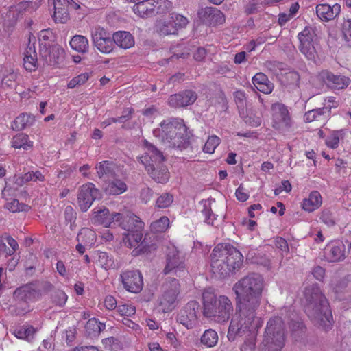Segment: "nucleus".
<instances>
[{"label":"nucleus","instance_id":"nucleus-20","mask_svg":"<svg viewBox=\"0 0 351 351\" xmlns=\"http://www.w3.org/2000/svg\"><path fill=\"white\" fill-rule=\"evenodd\" d=\"M322 80L331 90H339L346 88L351 83V80L341 74H335L328 70L320 73Z\"/></svg>","mask_w":351,"mask_h":351},{"label":"nucleus","instance_id":"nucleus-58","mask_svg":"<svg viewBox=\"0 0 351 351\" xmlns=\"http://www.w3.org/2000/svg\"><path fill=\"white\" fill-rule=\"evenodd\" d=\"M89 78V75L87 73H82L70 80L68 83L67 87L69 88H74L77 86L84 84Z\"/></svg>","mask_w":351,"mask_h":351},{"label":"nucleus","instance_id":"nucleus-47","mask_svg":"<svg viewBox=\"0 0 351 351\" xmlns=\"http://www.w3.org/2000/svg\"><path fill=\"white\" fill-rule=\"evenodd\" d=\"M221 139L216 135L209 136L205 143L204 152L206 154H214L215 149L220 144Z\"/></svg>","mask_w":351,"mask_h":351},{"label":"nucleus","instance_id":"nucleus-44","mask_svg":"<svg viewBox=\"0 0 351 351\" xmlns=\"http://www.w3.org/2000/svg\"><path fill=\"white\" fill-rule=\"evenodd\" d=\"M343 131L342 130H335L332 131L330 135H328L326 138V145L328 147L335 149L338 147L339 140L343 138Z\"/></svg>","mask_w":351,"mask_h":351},{"label":"nucleus","instance_id":"nucleus-5","mask_svg":"<svg viewBox=\"0 0 351 351\" xmlns=\"http://www.w3.org/2000/svg\"><path fill=\"white\" fill-rule=\"evenodd\" d=\"M202 300L204 317L219 324L228 321L234 311L232 302L228 297L223 295L217 296L207 290L203 293Z\"/></svg>","mask_w":351,"mask_h":351},{"label":"nucleus","instance_id":"nucleus-56","mask_svg":"<svg viewBox=\"0 0 351 351\" xmlns=\"http://www.w3.org/2000/svg\"><path fill=\"white\" fill-rule=\"evenodd\" d=\"M233 96L237 107L239 109L244 110L247 106V97L245 92L241 90H236Z\"/></svg>","mask_w":351,"mask_h":351},{"label":"nucleus","instance_id":"nucleus-29","mask_svg":"<svg viewBox=\"0 0 351 351\" xmlns=\"http://www.w3.org/2000/svg\"><path fill=\"white\" fill-rule=\"evenodd\" d=\"M128 189L126 184L119 179H114L108 182L105 191L110 195H117L123 193Z\"/></svg>","mask_w":351,"mask_h":351},{"label":"nucleus","instance_id":"nucleus-61","mask_svg":"<svg viewBox=\"0 0 351 351\" xmlns=\"http://www.w3.org/2000/svg\"><path fill=\"white\" fill-rule=\"evenodd\" d=\"M342 32L345 40L351 45V19H347L343 22Z\"/></svg>","mask_w":351,"mask_h":351},{"label":"nucleus","instance_id":"nucleus-41","mask_svg":"<svg viewBox=\"0 0 351 351\" xmlns=\"http://www.w3.org/2000/svg\"><path fill=\"white\" fill-rule=\"evenodd\" d=\"M218 335L215 330L208 329L201 337V343L208 348L215 346L218 342Z\"/></svg>","mask_w":351,"mask_h":351},{"label":"nucleus","instance_id":"nucleus-37","mask_svg":"<svg viewBox=\"0 0 351 351\" xmlns=\"http://www.w3.org/2000/svg\"><path fill=\"white\" fill-rule=\"evenodd\" d=\"M114 165L109 161H103L96 166L97 173L101 178H110L114 173Z\"/></svg>","mask_w":351,"mask_h":351},{"label":"nucleus","instance_id":"nucleus-33","mask_svg":"<svg viewBox=\"0 0 351 351\" xmlns=\"http://www.w3.org/2000/svg\"><path fill=\"white\" fill-rule=\"evenodd\" d=\"M326 114L327 112L325 108H318L306 112L304 115V120L306 123L313 122L314 121H325L328 118L326 117Z\"/></svg>","mask_w":351,"mask_h":351},{"label":"nucleus","instance_id":"nucleus-4","mask_svg":"<svg viewBox=\"0 0 351 351\" xmlns=\"http://www.w3.org/2000/svg\"><path fill=\"white\" fill-rule=\"evenodd\" d=\"M153 134L166 148H173L182 152L190 145L187 128L180 119L164 120L153 131Z\"/></svg>","mask_w":351,"mask_h":351},{"label":"nucleus","instance_id":"nucleus-32","mask_svg":"<svg viewBox=\"0 0 351 351\" xmlns=\"http://www.w3.org/2000/svg\"><path fill=\"white\" fill-rule=\"evenodd\" d=\"M45 180L44 176L38 171L35 172H28L24 175L19 176L16 178L15 183L19 186H23V184L30 182H43Z\"/></svg>","mask_w":351,"mask_h":351},{"label":"nucleus","instance_id":"nucleus-13","mask_svg":"<svg viewBox=\"0 0 351 351\" xmlns=\"http://www.w3.org/2000/svg\"><path fill=\"white\" fill-rule=\"evenodd\" d=\"M184 255L176 247L173 245L167 247L166 265L163 270L165 274L174 273L176 275L180 276L178 273L184 271Z\"/></svg>","mask_w":351,"mask_h":351},{"label":"nucleus","instance_id":"nucleus-38","mask_svg":"<svg viewBox=\"0 0 351 351\" xmlns=\"http://www.w3.org/2000/svg\"><path fill=\"white\" fill-rule=\"evenodd\" d=\"M12 146L14 148H23L27 150L33 146V142L29 140L28 135L20 133L12 138Z\"/></svg>","mask_w":351,"mask_h":351},{"label":"nucleus","instance_id":"nucleus-1","mask_svg":"<svg viewBox=\"0 0 351 351\" xmlns=\"http://www.w3.org/2000/svg\"><path fill=\"white\" fill-rule=\"evenodd\" d=\"M265 286L263 277L257 273H250L239 280L232 287L236 308L243 314L257 313Z\"/></svg>","mask_w":351,"mask_h":351},{"label":"nucleus","instance_id":"nucleus-12","mask_svg":"<svg viewBox=\"0 0 351 351\" xmlns=\"http://www.w3.org/2000/svg\"><path fill=\"white\" fill-rule=\"evenodd\" d=\"M171 8V3L168 0H143L136 3L133 11L141 17L148 16L156 13H164Z\"/></svg>","mask_w":351,"mask_h":351},{"label":"nucleus","instance_id":"nucleus-60","mask_svg":"<svg viewBox=\"0 0 351 351\" xmlns=\"http://www.w3.org/2000/svg\"><path fill=\"white\" fill-rule=\"evenodd\" d=\"M117 311L120 315L125 317L134 315L136 313V308L131 304H119L117 306Z\"/></svg>","mask_w":351,"mask_h":351},{"label":"nucleus","instance_id":"nucleus-16","mask_svg":"<svg viewBox=\"0 0 351 351\" xmlns=\"http://www.w3.org/2000/svg\"><path fill=\"white\" fill-rule=\"evenodd\" d=\"M100 197L99 190L92 183L82 185L77 194V203L82 211L86 212L94 200Z\"/></svg>","mask_w":351,"mask_h":351},{"label":"nucleus","instance_id":"nucleus-49","mask_svg":"<svg viewBox=\"0 0 351 351\" xmlns=\"http://www.w3.org/2000/svg\"><path fill=\"white\" fill-rule=\"evenodd\" d=\"M18 73L16 72H10L6 75L1 80V85L3 88H13L18 84Z\"/></svg>","mask_w":351,"mask_h":351},{"label":"nucleus","instance_id":"nucleus-19","mask_svg":"<svg viewBox=\"0 0 351 351\" xmlns=\"http://www.w3.org/2000/svg\"><path fill=\"white\" fill-rule=\"evenodd\" d=\"M92 39L94 45L101 53H110L114 46L113 38L112 39L110 34L101 27H96L92 32Z\"/></svg>","mask_w":351,"mask_h":351},{"label":"nucleus","instance_id":"nucleus-9","mask_svg":"<svg viewBox=\"0 0 351 351\" xmlns=\"http://www.w3.org/2000/svg\"><path fill=\"white\" fill-rule=\"evenodd\" d=\"M300 41L298 49L305 58L313 62L318 58V53L315 47L316 34L312 27H306L298 35Z\"/></svg>","mask_w":351,"mask_h":351},{"label":"nucleus","instance_id":"nucleus-17","mask_svg":"<svg viewBox=\"0 0 351 351\" xmlns=\"http://www.w3.org/2000/svg\"><path fill=\"white\" fill-rule=\"evenodd\" d=\"M53 6V19L56 23H65L69 19V8L77 9L80 6L73 0H49Z\"/></svg>","mask_w":351,"mask_h":351},{"label":"nucleus","instance_id":"nucleus-11","mask_svg":"<svg viewBox=\"0 0 351 351\" xmlns=\"http://www.w3.org/2000/svg\"><path fill=\"white\" fill-rule=\"evenodd\" d=\"M272 114V127L280 132L290 130L293 121L287 107L282 103L273 104L271 108Z\"/></svg>","mask_w":351,"mask_h":351},{"label":"nucleus","instance_id":"nucleus-50","mask_svg":"<svg viewBox=\"0 0 351 351\" xmlns=\"http://www.w3.org/2000/svg\"><path fill=\"white\" fill-rule=\"evenodd\" d=\"M5 207L12 213L27 211L29 209L28 205L21 204L16 199H13L10 202H8Z\"/></svg>","mask_w":351,"mask_h":351},{"label":"nucleus","instance_id":"nucleus-40","mask_svg":"<svg viewBox=\"0 0 351 351\" xmlns=\"http://www.w3.org/2000/svg\"><path fill=\"white\" fill-rule=\"evenodd\" d=\"M86 331L89 335H97L106 328V325L98 321L96 318L90 319L86 326Z\"/></svg>","mask_w":351,"mask_h":351},{"label":"nucleus","instance_id":"nucleus-8","mask_svg":"<svg viewBox=\"0 0 351 351\" xmlns=\"http://www.w3.org/2000/svg\"><path fill=\"white\" fill-rule=\"evenodd\" d=\"M138 158L153 180L158 183L168 181L169 172L162 164L165 160L164 155H141Z\"/></svg>","mask_w":351,"mask_h":351},{"label":"nucleus","instance_id":"nucleus-63","mask_svg":"<svg viewBox=\"0 0 351 351\" xmlns=\"http://www.w3.org/2000/svg\"><path fill=\"white\" fill-rule=\"evenodd\" d=\"M124 245L128 247H136L135 239L134 236V230L132 228L128 230V233L124 234L123 238Z\"/></svg>","mask_w":351,"mask_h":351},{"label":"nucleus","instance_id":"nucleus-48","mask_svg":"<svg viewBox=\"0 0 351 351\" xmlns=\"http://www.w3.org/2000/svg\"><path fill=\"white\" fill-rule=\"evenodd\" d=\"M34 333L35 329L32 326L23 327L15 331V336L18 339L31 341L33 339Z\"/></svg>","mask_w":351,"mask_h":351},{"label":"nucleus","instance_id":"nucleus-59","mask_svg":"<svg viewBox=\"0 0 351 351\" xmlns=\"http://www.w3.org/2000/svg\"><path fill=\"white\" fill-rule=\"evenodd\" d=\"M38 5L32 1H23L17 5L16 9L19 13L32 12L37 8Z\"/></svg>","mask_w":351,"mask_h":351},{"label":"nucleus","instance_id":"nucleus-36","mask_svg":"<svg viewBox=\"0 0 351 351\" xmlns=\"http://www.w3.org/2000/svg\"><path fill=\"white\" fill-rule=\"evenodd\" d=\"M70 45L76 51L85 53L88 49V40L84 36L75 35L71 38Z\"/></svg>","mask_w":351,"mask_h":351},{"label":"nucleus","instance_id":"nucleus-55","mask_svg":"<svg viewBox=\"0 0 351 351\" xmlns=\"http://www.w3.org/2000/svg\"><path fill=\"white\" fill-rule=\"evenodd\" d=\"M169 17L178 29L186 27L189 23L187 18L177 13H171Z\"/></svg>","mask_w":351,"mask_h":351},{"label":"nucleus","instance_id":"nucleus-53","mask_svg":"<svg viewBox=\"0 0 351 351\" xmlns=\"http://www.w3.org/2000/svg\"><path fill=\"white\" fill-rule=\"evenodd\" d=\"M68 299L67 295L62 290H56L51 294V300L55 305L62 307Z\"/></svg>","mask_w":351,"mask_h":351},{"label":"nucleus","instance_id":"nucleus-62","mask_svg":"<svg viewBox=\"0 0 351 351\" xmlns=\"http://www.w3.org/2000/svg\"><path fill=\"white\" fill-rule=\"evenodd\" d=\"M320 220L328 226H332L335 223L332 213L328 210H324L321 215Z\"/></svg>","mask_w":351,"mask_h":351},{"label":"nucleus","instance_id":"nucleus-51","mask_svg":"<svg viewBox=\"0 0 351 351\" xmlns=\"http://www.w3.org/2000/svg\"><path fill=\"white\" fill-rule=\"evenodd\" d=\"M178 29L171 21L169 17L167 21H164L159 27V32L161 35L167 36L170 34H175L177 33Z\"/></svg>","mask_w":351,"mask_h":351},{"label":"nucleus","instance_id":"nucleus-45","mask_svg":"<svg viewBox=\"0 0 351 351\" xmlns=\"http://www.w3.org/2000/svg\"><path fill=\"white\" fill-rule=\"evenodd\" d=\"M38 40L40 43V49L42 48L43 45H46L47 47L54 45L52 43L53 40V34L49 29H43L40 32L38 35Z\"/></svg>","mask_w":351,"mask_h":351},{"label":"nucleus","instance_id":"nucleus-42","mask_svg":"<svg viewBox=\"0 0 351 351\" xmlns=\"http://www.w3.org/2000/svg\"><path fill=\"white\" fill-rule=\"evenodd\" d=\"M256 342V330L248 332V335L244 337V342L241 345V351H255Z\"/></svg>","mask_w":351,"mask_h":351},{"label":"nucleus","instance_id":"nucleus-7","mask_svg":"<svg viewBox=\"0 0 351 351\" xmlns=\"http://www.w3.org/2000/svg\"><path fill=\"white\" fill-rule=\"evenodd\" d=\"M285 341L284 321L278 316L271 318L267 322L262 342L265 351H280Z\"/></svg>","mask_w":351,"mask_h":351},{"label":"nucleus","instance_id":"nucleus-18","mask_svg":"<svg viewBox=\"0 0 351 351\" xmlns=\"http://www.w3.org/2000/svg\"><path fill=\"white\" fill-rule=\"evenodd\" d=\"M124 288L132 293H138L143 285V276L137 270H127L120 275Z\"/></svg>","mask_w":351,"mask_h":351},{"label":"nucleus","instance_id":"nucleus-28","mask_svg":"<svg viewBox=\"0 0 351 351\" xmlns=\"http://www.w3.org/2000/svg\"><path fill=\"white\" fill-rule=\"evenodd\" d=\"M322 203V198L320 193L314 191H312L308 197L304 199L302 203V208L308 212H313L317 209Z\"/></svg>","mask_w":351,"mask_h":351},{"label":"nucleus","instance_id":"nucleus-2","mask_svg":"<svg viewBox=\"0 0 351 351\" xmlns=\"http://www.w3.org/2000/svg\"><path fill=\"white\" fill-rule=\"evenodd\" d=\"M305 311L318 327L327 330L332 326V313L329 303L319 286L313 284L304 289Z\"/></svg>","mask_w":351,"mask_h":351},{"label":"nucleus","instance_id":"nucleus-24","mask_svg":"<svg viewBox=\"0 0 351 351\" xmlns=\"http://www.w3.org/2000/svg\"><path fill=\"white\" fill-rule=\"evenodd\" d=\"M341 12V5L335 3L330 5L326 3L318 4L316 7V14L323 21H331L337 17Z\"/></svg>","mask_w":351,"mask_h":351},{"label":"nucleus","instance_id":"nucleus-43","mask_svg":"<svg viewBox=\"0 0 351 351\" xmlns=\"http://www.w3.org/2000/svg\"><path fill=\"white\" fill-rule=\"evenodd\" d=\"M202 213L204 216V221L209 225L215 226L218 215L213 213L210 202H205Z\"/></svg>","mask_w":351,"mask_h":351},{"label":"nucleus","instance_id":"nucleus-25","mask_svg":"<svg viewBox=\"0 0 351 351\" xmlns=\"http://www.w3.org/2000/svg\"><path fill=\"white\" fill-rule=\"evenodd\" d=\"M23 60V65L27 71H35L38 66V58L34 41L31 44V37L29 38V45L26 49Z\"/></svg>","mask_w":351,"mask_h":351},{"label":"nucleus","instance_id":"nucleus-46","mask_svg":"<svg viewBox=\"0 0 351 351\" xmlns=\"http://www.w3.org/2000/svg\"><path fill=\"white\" fill-rule=\"evenodd\" d=\"M169 226V219L167 217H161L159 219L151 224V229L155 232H163Z\"/></svg>","mask_w":351,"mask_h":351},{"label":"nucleus","instance_id":"nucleus-21","mask_svg":"<svg viewBox=\"0 0 351 351\" xmlns=\"http://www.w3.org/2000/svg\"><path fill=\"white\" fill-rule=\"evenodd\" d=\"M324 256L329 263H336L346 258V246L341 241H333L324 248Z\"/></svg>","mask_w":351,"mask_h":351},{"label":"nucleus","instance_id":"nucleus-15","mask_svg":"<svg viewBox=\"0 0 351 351\" xmlns=\"http://www.w3.org/2000/svg\"><path fill=\"white\" fill-rule=\"evenodd\" d=\"M64 55V49L58 45L49 47L46 45H43L39 50L40 60L43 61V64L49 66L60 65L63 61Z\"/></svg>","mask_w":351,"mask_h":351},{"label":"nucleus","instance_id":"nucleus-30","mask_svg":"<svg viewBox=\"0 0 351 351\" xmlns=\"http://www.w3.org/2000/svg\"><path fill=\"white\" fill-rule=\"evenodd\" d=\"M110 215L109 210L106 207L95 208L93 213L92 221L105 227H110Z\"/></svg>","mask_w":351,"mask_h":351},{"label":"nucleus","instance_id":"nucleus-23","mask_svg":"<svg viewBox=\"0 0 351 351\" xmlns=\"http://www.w3.org/2000/svg\"><path fill=\"white\" fill-rule=\"evenodd\" d=\"M197 94L192 90H184L169 97L168 103L173 108L186 107L193 104L197 99Z\"/></svg>","mask_w":351,"mask_h":351},{"label":"nucleus","instance_id":"nucleus-3","mask_svg":"<svg viewBox=\"0 0 351 351\" xmlns=\"http://www.w3.org/2000/svg\"><path fill=\"white\" fill-rule=\"evenodd\" d=\"M243 261L241 253L229 244H218L210 254L211 270L220 278L230 276L239 270Z\"/></svg>","mask_w":351,"mask_h":351},{"label":"nucleus","instance_id":"nucleus-31","mask_svg":"<svg viewBox=\"0 0 351 351\" xmlns=\"http://www.w3.org/2000/svg\"><path fill=\"white\" fill-rule=\"evenodd\" d=\"M34 122V117L26 113L19 115L14 121L12 127L13 130L21 131L25 128L32 125Z\"/></svg>","mask_w":351,"mask_h":351},{"label":"nucleus","instance_id":"nucleus-27","mask_svg":"<svg viewBox=\"0 0 351 351\" xmlns=\"http://www.w3.org/2000/svg\"><path fill=\"white\" fill-rule=\"evenodd\" d=\"M114 44L124 49H129L134 45L133 36L128 32L121 31L113 34Z\"/></svg>","mask_w":351,"mask_h":351},{"label":"nucleus","instance_id":"nucleus-64","mask_svg":"<svg viewBox=\"0 0 351 351\" xmlns=\"http://www.w3.org/2000/svg\"><path fill=\"white\" fill-rule=\"evenodd\" d=\"M325 101L328 104V106L324 107L327 112L326 117H329L330 114V110L332 108H337L339 106V102L335 100L334 97H328L325 99Z\"/></svg>","mask_w":351,"mask_h":351},{"label":"nucleus","instance_id":"nucleus-14","mask_svg":"<svg viewBox=\"0 0 351 351\" xmlns=\"http://www.w3.org/2000/svg\"><path fill=\"white\" fill-rule=\"evenodd\" d=\"M199 310V305L197 302H189L178 314L177 321L188 329L193 328L197 324Z\"/></svg>","mask_w":351,"mask_h":351},{"label":"nucleus","instance_id":"nucleus-57","mask_svg":"<svg viewBox=\"0 0 351 351\" xmlns=\"http://www.w3.org/2000/svg\"><path fill=\"white\" fill-rule=\"evenodd\" d=\"M335 293L340 297L341 294L348 291V280L342 278L339 280L333 287Z\"/></svg>","mask_w":351,"mask_h":351},{"label":"nucleus","instance_id":"nucleus-52","mask_svg":"<svg viewBox=\"0 0 351 351\" xmlns=\"http://www.w3.org/2000/svg\"><path fill=\"white\" fill-rule=\"evenodd\" d=\"M128 228L127 229V230H131L132 228L134 232L143 230L144 223L138 217L134 214H132L128 216Z\"/></svg>","mask_w":351,"mask_h":351},{"label":"nucleus","instance_id":"nucleus-39","mask_svg":"<svg viewBox=\"0 0 351 351\" xmlns=\"http://www.w3.org/2000/svg\"><path fill=\"white\" fill-rule=\"evenodd\" d=\"M96 239L95 233L88 228H82L77 234V240L86 245H92Z\"/></svg>","mask_w":351,"mask_h":351},{"label":"nucleus","instance_id":"nucleus-26","mask_svg":"<svg viewBox=\"0 0 351 351\" xmlns=\"http://www.w3.org/2000/svg\"><path fill=\"white\" fill-rule=\"evenodd\" d=\"M252 83L256 89L265 94H269L274 89V84L263 73H256L252 78Z\"/></svg>","mask_w":351,"mask_h":351},{"label":"nucleus","instance_id":"nucleus-22","mask_svg":"<svg viewBox=\"0 0 351 351\" xmlns=\"http://www.w3.org/2000/svg\"><path fill=\"white\" fill-rule=\"evenodd\" d=\"M199 18L205 23L210 25H221L225 22V15L215 7H206L197 12Z\"/></svg>","mask_w":351,"mask_h":351},{"label":"nucleus","instance_id":"nucleus-35","mask_svg":"<svg viewBox=\"0 0 351 351\" xmlns=\"http://www.w3.org/2000/svg\"><path fill=\"white\" fill-rule=\"evenodd\" d=\"M36 293L34 289L29 285L23 286L18 288L14 292V298L17 301L27 302L30 300Z\"/></svg>","mask_w":351,"mask_h":351},{"label":"nucleus","instance_id":"nucleus-6","mask_svg":"<svg viewBox=\"0 0 351 351\" xmlns=\"http://www.w3.org/2000/svg\"><path fill=\"white\" fill-rule=\"evenodd\" d=\"M256 313H242L236 308L234 316L232 318L227 334L230 341H234L238 338L248 335V332H254L261 326L260 319Z\"/></svg>","mask_w":351,"mask_h":351},{"label":"nucleus","instance_id":"nucleus-54","mask_svg":"<svg viewBox=\"0 0 351 351\" xmlns=\"http://www.w3.org/2000/svg\"><path fill=\"white\" fill-rule=\"evenodd\" d=\"M173 201V195L170 193H163L158 197L156 205L158 208H165L169 206Z\"/></svg>","mask_w":351,"mask_h":351},{"label":"nucleus","instance_id":"nucleus-10","mask_svg":"<svg viewBox=\"0 0 351 351\" xmlns=\"http://www.w3.org/2000/svg\"><path fill=\"white\" fill-rule=\"evenodd\" d=\"M162 293L159 298L164 311H171L180 292V285L176 278H168L162 286Z\"/></svg>","mask_w":351,"mask_h":351},{"label":"nucleus","instance_id":"nucleus-34","mask_svg":"<svg viewBox=\"0 0 351 351\" xmlns=\"http://www.w3.org/2000/svg\"><path fill=\"white\" fill-rule=\"evenodd\" d=\"M96 255L97 261L102 268L108 270L116 267L115 261L112 255L106 252H97Z\"/></svg>","mask_w":351,"mask_h":351}]
</instances>
